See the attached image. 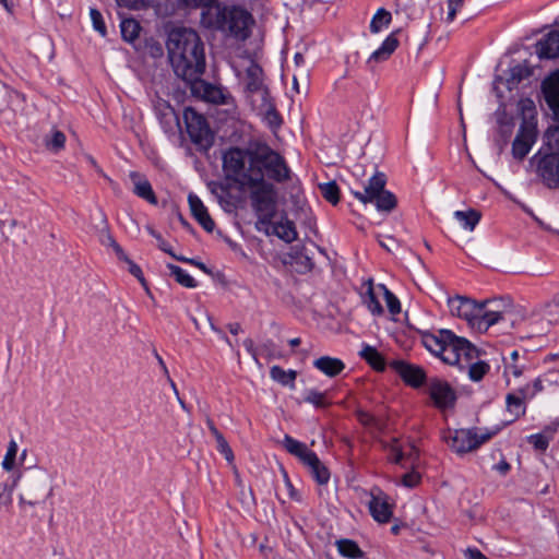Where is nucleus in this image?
I'll return each instance as SVG.
<instances>
[{
	"instance_id": "nucleus-1",
	"label": "nucleus",
	"mask_w": 559,
	"mask_h": 559,
	"mask_svg": "<svg viewBox=\"0 0 559 559\" xmlns=\"http://www.w3.org/2000/svg\"><path fill=\"white\" fill-rule=\"evenodd\" d=\"M167 50L175 74L186 83H193L205 71L204 45L192 28L178 27L168 35Z\"/></svg>"
},
{
	"instance_id": "nucleus-2",
	"label": "nucleus",
	"mask_w": 559,
	"mask_h": 559,
	"mask_svg": "<svg viewBox=\"0 0 559 559\" xmlns=\"http://www.w3.org/2000/svg\"><path fill=\"white\" fill-rule=\"evenodd\" d=\"M188 5L202 8L200 22L207 29L221 31L239 40L249 35L251 14L239 7L222 5L216 0H183Z\"/></svg>"
},
{
	"instance_id": "nucleus-3",
	"label": "nucleus",
	"mask_w": 559,
	"mask_h": 559,
	"mask_svg": "<svg viewBox=\"0 0 559 559\" xmlns=\"http://www.w3.org/2000/svg\"><path fill=\"white\" fill-rule=\"evenodd\" d=\"M423 345L433 355L451 366L464 369L478 356L477 348L466 338L456 336L450 330H439L437 334L424 332Z\"/></svg>"
},
{
	"instance_id": "nucleus-4",
	"label": "nucleus",
	"mask_w": 559,
	"mask_h": 559,
	"mask_svg": "<svg viewBox=\"0 0 559 559\" xmlns=\"http://www.w3.org/2000/svg\"><path fill=\"white\" fill-rule=\"evenodd\" d=\"M19 506L23 511L44 509L53 497L51 476L44 467L28 468L19 477Z\"/></svg>"
},
{
	"instance_id": "nucleus-5",
	"label": "nucleus",
	"mask_w": 559,
	"mask_h": 559,
	"mask_svg": "<svg viewBox=\"0 0 559 559\" xmlns=\"http://www.w3.org/2000/svg\"><path fill=\"white\" fill-rule=\"evenodd\" d=\"M275 181L285 182L290 179V169L284 157L265 143H257L249 147V180H257L259 177Z\"/></svg>"
},
{
	"instance_id": "nucleus-6",
	"label": "nucleus",
	"mask_w": 559,
	"mask_h": 559,
	"mask_svg": "<svg viewBox=\"0 0 559 559\" xmlns=\"http://www.w3.org/2000/svg\"><path fill=\"white\" fill-rule=\"evenodd\" d=\"M250 201L261 224H272L277 212V191L273 183L262 179L249 180Z\"/></svg>"
},
{
	"instance_id": "nucleus-7",
	"label": "nucleus",
	"mask_w": 559,
	"mask_h": 559,
	"mask_svg": "<svg viewBox=\"0 0 559 559\" xmlns=\"http://www.w3.org/2000/svg\"><path fill=\"white\" fill-rule=\"evenodd\" d=\"M386 177L383 173H376L368 181L362 192L355 191L354 195L361 203H374L382 212H391L396 207V197L384 189Z\"/></svg>"
},
{
	"instance_id": "nucleus-8",
	"label": "nucleus",
	"mask_w": 559,
	"mask_h": 559,
	"mask_svg": "<svg viewBox=\"0 0 559 559\" xmlns=\"http://www.w3.org/2000/svg\"><path fill=\"white\" fill-rule=\"evenodd\" d=\"M498 431L499 428L486 430L485 432H478L477 428L456 429L449 431L448 435L444 436V440L452 451L457 454H465L478 449L483 443L497 435Z\"/></svg>"
},
{
	"instance_id": "nucleus-9",
	"label": "nucleus",
	"mask_w": 559,
	"mask_h": 559,
	"mask_svg": "<svg viewBox=\"0 0 559 559\" xmlns=\"http://www.w3.org/2000/svg\"><path fill=\"white\" fill-rule=\"evenodd\" d=\"M223 169L228 179L248 185L249 148L230 147L223 155Z\"/></svg>"
},
{
	"instance_id": "nucleus-10",
	"label": "nucleus",
	"mask_w": 559,
	"mask_h": 559,
	"mask_svg": "<svg viewBox=\"0 0 559 559\" xmlns=\"http://www.w3.org/2000/svg\"><path fill=\"white\" fill-rule=\"evenodd\" d=\"M183 120L192 143L203 150H207L213 145L214 136L204 116L193 108H186Z\"/></svg>"
},
{
	"instance_id": "nucleus-11",
	"label": "nucleus",
	"mask_w": 559,
	"mask_h": 559,
	"mask_svg": "<svg viewBox=\"0 0 559 559\" xmlns=\"http://www.w3.org/2000/svg\"><path fill=\"white\" fill-rule=\"evenodd\" d=\"M245 93L252 107L271 97L270 91L264 83V72L254 61H251L246 69Z\"/></svg>"
},
{
	"instance_id": "nucleus-12",
	"label": "nucleus",
	"mask_w": 559,
	"mask_h": 559,
	"mask_svg": "<svg viewBox=\"0 0 559 559\" xmlns=\"http://www.w3.org/2000/svg\"><path fill=\"white\" fill-rule=\"evenodd\" d=\"M536 174L549 189L559 188V153L535 155Z\"/></svg>"
},
{
	"instance_id": "nucleus-13",
	"label": "nucleus",
	"mask_w": 559,
	"mask_h": 559,
	"mask_svg": "<svg viewBox=\"0 0 559 559\" xmlns=\"http://www.w3.org/2000/svg\"><path fill=\"white\" fill-rule=\"evenodd\" d=\"M427 392L435 407L440 411L453 408L456 403V392L445 380L430 378L427 383Z\"/></svg>"
},
{
	"instance_id": "nucleus-14",
	"label": "nucleus",
	"mask_w": 559,
	"mask_h": 559,
	"mask_svg": "<svg viewBox=\"0 0 559 559\" xmlns=\"http://www.w3.org/2000/svg\"><path fill=\"white\" fill-rule=\"evenodd\" d=\"M188 84L191 85V90L193 92L200 94L206 102L216 105H230L234 103L231 94L223 86L207 83L201 80V78L198 79V81Z\"/></svg>"
},
{
	"instance_id": "nucleus-15",
	"label": "nucleus",
	"mask_w": 559,
	"mask_h": 559,
	"mask_svg": "<svg viewBox=\"0 0 559 559\" xmlns=\"http://www.w3.org/2000/svg\"><path fill=\"white\" fill-rule=\"evenodd\" d=\"M389 366L412 388H420L426 381V372L419 366L408 364L404 360H392Z\"/></svg>"
},
{
	"instance_id": "nucleus-16",
	"label": "nucleus",
	"mask_w": 559,
	"mask_h": 559,
	"mask_svg": "<svg viewBox=\"0 0 559 559\" xmlns=\"http://www.w3.org/2000/svg\"><path fill=\"white\" fill-rule=\"evenodd\" d=\"M448 305L453 316L464 319L474 329L476 316L479 313V302L467 297L455 296L449 298Z\"/></svg>"
},
{
	"instance_id": "nucleus-17",
	"label": "nucleus",
	"mask_w": 559,
	"mask_h": 559,
	"mask_svg": "<svg viewBox=\"0 0 559 559\" xmlns=\"http://www.w3.org/2000/svg\"><path fill=\"white\" fill-rule=\"evenodd\" d=\"M371 499L368 503L372 518L379 523H388L393 515V507L389 503V497L379 488L370 492Z\"/></svg>"
},
{
	"instance_id": "nucleus-18",
	"label": "nucleus",
	"mask_w": 559,
	"mask_h": 559,
	"mask_svg": "<svg viewBox=\"0 0 559 559\" xmlns=\"http://www.w3.org/2000/svg\"><path fill=\"white\" fill-rule=\"evenodd\" d=\"M536 130L535 127L524 121L512 143V155L514 158L523 159L530 152L533 143L535 142Z\"/></svg>"
},
{
	"instance_id": "nucleus-19",
	"label": "nucleus",
	"mask_w": 559,
	"mask_h": 559,
	"mask_svg": "<svg viewBox=\"0 0 559 559\" xmlns=\"http://www.w3.org/2000/svg\"><path fill=\"white\" fill-rule=\"evenodd\" d=\"M542 88L548 107L555 119L559 121V70L543 81ZM556 142L559 147V129H557Z\"/></svg>"
},
{
	"instance_id": "nucleus-20",
	"label": "nucleus",
	"mask_w": 559,
	"mask_h": 559,
	"mask_svg": "<svg viewBox=\"0 0 559 559\" xmlns=\"http://www.w3.org/2000/svg\"><path fill=\"white\" fill-rule=\"evenodd\" d=\"M479 313L476 316L474 330L486 332L491 325L503 319V313L492 307V302L485 300L479 302Z\"/></svg>"
},
{
	"instance_id": "nucleus-21",
	"label": "nucleus",
	"mask_w": 559,
	"mask_h": 559,
	"mask_svg": "<svg viewBox=\"0 0 559 559\" xmlns=\"http://www.w3.org/2000/svg\"><path fill=\"white\" fill-rule=\"evenodd\" d=\"M188 203L191 211L192 216L197 219V222L207 231H213L215 227V223L210 216L207 209L204 206L201 199L190 193L188 195Z\"/></svg>"
},
{
	"instance_id": "nucleus-22",
	"label": "nucleus",
	"mask_w": 559,
	"mask_h": 559,
	"mask_svg": "<svg viewBox=\"0 0 559 559\" xmlns=\"http://www.w3.org/2000/svg\"><path fill=\"white\" fill-rule=\"evenodd\" d=\"M536 52L540 59L559 57V29L549 32L536 44Z\"/></svg>"
},
{
	"instance_id": "nucleus-23",
	"label": "nucleus",
	"mask_w": 559,
	"mask_h": 559,
	"mask_svg": "<svg viewBox=\"0 0 559 559\" xmlns=\"http://www.w3.org/2000/svg\"><path fill=\"white\" fill-rule=\"evenodd\" d=\"M131 181L133 182V193L139 198L147 201L151 204H157V198L153 191L150 181L138 171H131L129 174Z\"/></svg>"
},
{
	"instance_id": "nucleus-24",
	"label": "nucleus",
	"mask_w": 559,
	"mask_h": 559,
	"mask_svg": "<svg viewBox=\"0 0 559 559\" xmlns=\"http://www.w3.org/2000/svg\"><path fill=\"white\" fill-rule=\"evenodd\" d=\"M313 366L330 378L338 376L345 369V364L341 359L330 356L316 359Z\"/></svg>"
},
{
	"instance_id": "nucleus-25",
	"label": "nucleus",
	"mask_w": 559,
	"mask_h": 559,
	"mask_svg": "<svg viewBox=\"0 0 559 559\" xmlns=\"http://www.w3.org/2000/svg\"><path fill=\"white\" fill-rule=\"evenodd\" d=\"M310 471L313 478L320 485H325L330 479L329 468L320 461L318 455L313 452L308 454V459L304 463Z\"/></svg>"
},
{
	"instance_id": "nucleus-26",
	"label": "nucleus",
	"mask_w": 559,
	"mask_h": 559,
	"mask_svg": "<svg viewBox=\"0 0 559 559\" xmlns=\"http://www.w3.org/2000/svg\"><path fill=\"white\" fill-rule=\"evenodd\" d=\"M307 247L296 248L290 254L292 261L298 273L311 272L314 267V261Z\"/></svg>"
},
{
	"instance_id": "nucleus-27",
	"label": "nucleus",
	"mask_w": 559,
	"mask_h": 559,
	"mask_svg": "<svg viewBox=\"0 0 559 559\" xmlns=\"http://www.w3.org/2000/svg\"><path fill=\"white\" fill-rule=\"evenodd\" d=\"M399 46L396 33H391L382 43V45L374 50L369 57L370 61L381 62L390 58Z\"/></svg>"
},
{
	"instance_id": "nucleus-28",
	"label": "nucleus",
	"mask_w": 559,
	"mask_h": 559,
	"mask_svg": "<svg viewBox=\"0 0 559 559\" xmlns=\"http://www.w3.org/2000/svg\"><path fill=\"white\" fill-rule=\"evenodd\" d=\"M253 108L264 116L271 128H278L282 124L281 115L276 110L272 97L253 106Z\"/></svg>"
},
{
	"instance_id": "nucleus-29",
	"label": "nucleus",
	"mask_w": 559,
	"mask_h": 559,
	"mask_svg": "<svg viewBox=\"0 0 559 559\" xmlns=\"http://www.w3.org/2000/svg\"><path fill=\"white\" fill-rule=\"evenodd\" d=\"M360 357L376 371H383L385 369L384 357L373 346L365 345L360 350Z\"/></svg>"
},
{
	"instance_id": "nucleus-30",
	"label": "nucleus",
	"mask_w": 559,
	"mask_h": 559,
	"mask_svg": "<svg viewBox=\"0 0 559 559\" xmlns=\"http://www.w3.org/2000/svg\"><path fill=\"white\" fill-rule=\"evenodd\" d=\"M273 231L280 239L287 243L296 240L298 235L294 222L289 221L287 217L274 223Z\"/></svg>"
},
{
	"instance_id": "nucleus-31",
	"label": "nucleus",
	"mask_w": 559,
	"mask_h": 559,
	"mask_svg": "<svg viewBox=\"0 0 559 559\" xmlns=\"http://www.w3.org/2000/svg\"><path fill=\"white\" fill-rule=\"evenodd\" d=\"M283 445L288 453L298 457L302 463H305V461L308 459V454L313 453V451L309 450L305 443L292 438L288 435H285Z\"/></svg>"
},
{
	"instance_id": "nucleus-32",
	"label": "nucleus",
	"mask_w": 559,
	"mask_h": 559,
	"mask_svg": "<svg viewBox=\"0 0 559 559\" xmlns=\"http://www.w3.org/2000/svg\"><path fill=\"white\" fill-rule=\"evenodd\" d=\"M340 555L348 559H361L365 552L360 549L358 544L348 538H342L335 543Z\"/></svg>"
},
{
	"instance_id": "nucleus-33",
	"label": "nucleus",
	"mask_w": 559,
	"mask_h": 559,
	"mask_svg": "<svg viewBox=\"0 0 559 559\" xmlns=\"http://www.w3.org/2000/svg\"><path fill=\"white\" fill-rule=\"evenodd\" d=\"M533 74V69L525 61L523 63H519L510 69V78L507 80V85L509 90H512L522 80L530 78Z\"/></svg>"
},
{
	"instance_id": "nucleus-34",
	"label": "nucleus",
	"mask_w": 559,
	"mask_h": 559,
	"mask_svg": "<svg viewBox=\"0 0 559 559\" xmlns=\"http://www.w3.org/2000/svg\"><path fill=\"white\" fill-rule=\"evenodd\" d=\"M211 186L212 192L216 195L223 209L228 212L234 211L236 204L228 187L223 183H212Z\"/></svg>"
},
{
	"instance_id": "nucleus-35",
	"label": "nucleus",
	"mask_w": 559,
	"mask_h": 559,
	"mask_svg": "<svg viewBox=\"0 0 559 559\" xmlns=\"http://www.w3.org/2000/svg\"><path fill=\"white\" fill-rule=\"evenodd\" d=\"M270 377L272 380L276 381L277 383L289 386L290 389L295 388V380L297 378V371L295 370H284L280 366H273L270 370Z\"/></svg>"
},
{
	"instance_id": "nucleus-36",
	"label": "nucleus",
	"mask_w": 559,
	"mask_h": 559,
	"mask_svg": "<svg viewBox=\"0 0 559 559\" xmlns=\"http://www.w3.org/2000/svg\"><path fill=\"white\" fill-rule=\"evenodd\" d=\"M506 408L510 415L513 416L511 421L520 418L526 412L524 400L516 395L514 392L508 393L506 396Z\"/></svg>"
},
{
	"instance_id": "nucleus-37",
	"label": "nucleus",
	"mask_w": 559,
	"mask_h": 559,
	"mask_svg": "<svg viewBox=\"0 0 559 559\" xmlns=\"http://www.w3.org/2000/svg\"><path fill=\"white\" fill-rule=\"evenodd\" d=\"M364 304L368 308V310L374 316H381L383 313V308L377 297L376 288L373 287L372 280L368 281V287L366 293L362 296Z\"/></svg>"
},
{
	"instance_id": "nucleus-38",
	"label": "nucleus",
	"mask_w": 559,
	"mask_h": 559,
	"mask_svg": "<svg viewBox=\"0 0 559 559\" xmlns=\"http://www.w3.org/2000/svg\"><path fill=\"white\" fill-rule=\"evenodd\" d=\"M454 217L456 221L462 225L464 229L467 230H474L476 225L480 221V213L476 210H468V211H455Z\"/></svg>"
},
{
	"instance_id": "nucleus-39",
	"label": "nucleus",
	"mask_w": 559,
	"mask_h": 559,
	"mask_svg": "<svg viewBox=\"0 0 559 559\" xmlns=\"http://www.w3.org/2000/svg\"><path fill=\"white\" fill-rule=\"evenodd\" d=\"M120 29L122 38L128 43H133L139 37L141 26L134 19H123Z\"/></svg>"
},
{
	"instance_id": "nucleus-40",
	"label": "nucleus",
	"mask_w": 559,
	"mask_h": 559,
	"mask_svg": "<svg viewBox=\"0 0 559 559\" xmlns=\"http://www.w3.org/2000/svg\"><path fill=\"white\" fill-rule=\"evenodd\" d=\"M304 401L312 404L317 408H326L331 405V402L328 400V393L314 389L305 392Z\"/></svg>"
},
{
	"instance_id": "nucleus-41",
	"label": "nucleus",
	"mask_w": 559,
	"mask_h": 559,
	"mask_svg": "<svg viewBox=\"0 0 559 559\" xmlns=\"http://www.w3.org/2000/svg\"><path fill=\"white\" fill-rule=\"evenodd\" d=\"M391 21L392 15L388 10L383 8L378 9V11L371 19L370 32L374 34L379 33L382 29V27L388 26L391 23Z\"/></svg>"
},
{
	"instance_id": "nucleus-42",
	"label": "nucleus",
	"mask_w": 559,
	"mask_h": 559,
	"mask_svg": "<svg viewBox=\"0 0 559 559\" xmlns=\"http://www.w3.org/2000/svg\"><path fill=\"white\" fill-rule=\"evenodd\" d=\"M167 267L169 269L171 275L175 276V280L180 285L187 288L197 287L195 280L191 275H189L183 269L175 264H168Z\"/></svg>"
},
{
	"instance_id": "nucleus-43",
	"label": "nucleus",
	"mask_w": 559,
	"mask_h": 559,
	"mask_svg": "<svg viewBox=\"0 0 559 559\" xmlns=\"http://www.w3.org/2000/svg\"><path fill=\"white\" fill-rule=\"evenodd\" d=\"M377 289L383 294L389 312L392 316L399 314L401 312V302L397 297L383 284L378 285Z\"/></svg>"
},
{
	"instance_id": "nucleus-44",
	"label": "nucleus",
	"mask_w": 559,
	"mask_h": 559,
	"mask_svg": "<svg viewBox=\"0 0 559 559\" xmlns=\"http://www.w3.org/2000/svg\"><path fill=\"white\" fill-rule=\"evenodd\" d=\"M322 197L333 205L340 201V188L335 181H329L319 185Z\"/></svg>"
},
{
	"instance_id": "nucleus-45",
	"label": "nucleus",
	"mask_w": 559,
	"mask_h": 559,
	"mask_svg": "<svg viewBox=\"0 0 559 559\" xmlns=\"http://www.w3.org/2000/svg\"><path fill=\"white\" fill-rule=\"evenodd\" d=\"M519 359V352L512 350L510 354V360L503 358L504 361V376H507L508 372H511L515 378H519L523 374L524 371V365L518 364Z\"/></svg>"
},
{
	"instance_id": "nucleus-46",
	"label": "nucleus",
	"mask_w": 559,
	"mask_h": 559,
	"mask_svg": "<svg viewBox=\"0 0 559 559\" xmlns=\"http://www.w3.org/2000/svg\"><path fill=\"white\" fill-rule=\"evenodd\" d=\"M66 135L62 131L53 129L51 135L45 139V145L52 152H58L64 147Z\"/></svg>"
},
{
	"instance_id": "nucleus-47",
	"label": "nucleus",
	"mask_w": 559,
	"mask_h": 559,
	"mask_svg": "<svg viewBox=\"0 0 559 559\" xmlns=\"http://www.w3.org/2000/svg\"><path fill=\"white\" fill-rule=\"evenodd\" d=\"M21 97L22 95L19 92L0 82V112L8 108L14 98L19 99Z\"/></svg>"
},
{
	"instance_id": "nucleus-48",
	"label": "nucleus",
	"mask_w": 559,
	"mask_h": 559,
	"mask_svg": "<svg viewBox=\"0 0 559 559\" xmlns=\"http://www.w3.org/2000/svg\"><path fill=\"white\" fill-rule=\"evenodd\" d=\"M465 368H468V376L473 381H480L489 370V366L485 361H471Z\"/></svg>"
},
{
	"instance_id": "nucleus-49",
	"label": "nucleus",
	"mask_w": 559,
	"mask_h": 559,
	"mask_svg": "<svg viewBox=\"0 0 559 559\" xmlns=\"http://www.w3.org/2000/svg\"><path fill=\"white\" fill-rule=\"evenodd\" d=\"M356 416L359 423L365 427L376 428L378 430L383 429V423L379 418H376L374 416L365 411L358 409L356 412Z\"/></svg>"
},
{
	"instance_id": "nucleus-50",
	"label": "nucleus",
	"mask_w": 559,
	"mask_h": 559,
	"mask_svg": "<svg viewBox=\"0 0 559 559\" xmlns=\"http://www.w3.org/2000/svg\"><path fill=\"white\" fill-rule=\"evenodd\" d=\"M16 453H17V444L14 440H11L8 445V449H7V453L2 461L3 469H5L8 472L13 469L14 464H15Z\"/></svg>"
},
{
	"instance_id": "nucleus-51",
	"label": "nucleus",
	"mask_w": 559,
	"mask_h": 559,
	"mask_svg": "<svg viewBox=\"0 0 559 559\" xmlns=\"http://www.w3.org/2000/svg\"><path fill=\"white\" fill-rule=\"evenodd\" d=\"M90 16L94 29L97 31L102 36H106L107 29L102 13L97 9L91 8Z\"/></svg>"
},
{
	"instance_id": "nucleus-52",
	"label": "nucleus",
	"mask_w": 559,
	"mask_h": 559,
	"mask_svg": "<svg viewBox=\"0 0 559 559\" xmlns=\"http://www.w3.org/2000/svg\"><path fill=\"white\" fill-rule=\"evenodd\" d=\"M215 440H216L217 451L224 455V457L226 459V461L228 463H233V461H234V453H233V450L229 447L227 440L224 438V436L223 435L217 436L215 438Z\"/></svg>"
},
{
	"instance_id": "nucleus-53",
	"label": "nucleus",
	"mask_w": 559,
	"mask_h": 559,
	"mask_svg": "<svg viewBox=\"0 0 559 559\" xmlns=\"http://www.w3.org/2000/svg\"><path fill=\"white\" fill-rule=\"evenodd\" d=\"M528 442L533 444L536 450L545 452L549 447L550 438L544 433H536L528 437Z\"/></svg>"
},
{
	"instance_id": "nucleus-54",
	"label": "nucleus",
	"mask_w": 559,
	"mask_h": 559,
	"mask_svg": "<svg viewBox=\"0 0 559 559\" xmlns=\"http://www.w3.org/2000/svg\"><path fill=\"white\" fill-rule=\"evenodd\" d=\"M390 461L395 464H402L403 460L405 459L406 454L404 451L397 445L396 440H394V443L392 444L390 449Z\"/></svg>"
},
{
	"instance_id": "nucleus-55",
	"label": "nucleus",
	"mask_w": 559,
	"mask_h": 559,
	"mask_svg": "<svg viewBox=\"0 0 559 559\" xmlns=\"http://www.w3.org/2000/svg\"><path fill=\"white\" fill-rule=\"evenodd\" d=\"M464 0H449L448 1V16L447 22H452L455 19L456 12L463 7Z\"/></svg>"
},
{
	"instance_id": "nucleus-56",
	"label": "nucleus",
	"mask_w": 559,
	"mask_h": 559,
	"mask_svg": "<svg viewBox=\"0 0 559 559\" xmlns=\"http://www.w3.org/2000/svg\"><path fill=\"white\" fill-rule=\"evenodd\" d=\"M420 480V475L417 472H409L403 475L402 477V484L405 487L413 488L415 487Z\"/></svg>"
},
{
	"instance_id": "nucleus-57",
	"label": "nucleus",
	"mask_w": 559,
	"mask_h": 559,
	"mask_svg": "<svg viewBox=\"0 0 559 559\" xmlns=\"http://www.w3.org/2000/svg\"><path fill=\"white\" fill-rule=\"evenodd\" d=\"M175 260L192 264V265L199 267L200 270H202L204 273L211 274V270L203 262L198 261L195 259H190V258H186L183 255H178V257H175Z\"/></svg>"
},
{
	"instance_id": "nucleus-58",
	"label": "nucleus",
	"mask_w": 559,
	"mask_h": 559,
	"mask_svg": "<svg viewBox=\"0 0 559 559\" xmlns=\"http://www.w3.org/2000/svg\"><path fill=\"white\" fill-rule=\"evenodd\" d=\"M126 263H128V265H129L130 274H132L134 277H136L144 285L145 278L143 276V272H142L141 267L130 259H128V261H126Z\"/></svg>"
},
{
	"instance_id": "nucleus-59",
	"label": "nucleus",
	"mask_w": 559,
	"mask_h": 559,
	"mask_svg": "<svg viewBox=\"0 0 559 559\" xmlns=\"http://www.w3.org/2000/svg\"><path fill=\"white\" fill-rule=\"evenodd\" d=\"M110 247L112 248L117 258L120 261H123V262L128 261L129 257L126 254V252L123 251L121 246L114 238H110Z\"/></svg>"
},
{
	"instance_id": "nucleus-60",
	"label": "nucleus",
	"mask_w": 559,
	"mask_h": 559,
	"mask_svg": "<svg viewBox=\"0 0 559 559\" xmlns=\"http://www.w3.org/2000/svg\"><path fill=\"white\" fill-rule=\"evenodd\" d=\"M379 243L382 248H384L389 252L394 251L399 247L397 241L393 237H389V236L385 237L384 240H379Z\"/></svg>"
},
{
	"instance_id": "nucleus-61",
	"label": "nucleus",
	"mask_w": 559,
	"mask_h": 559,
	"mask_svg": "<svg viewBox=\"0 0 559 559\" xmlns=\"http://www.w3.org/2000/svg\"><path fill=\"white\" fill-rule=\"evenodd\" d=\"M514 393L516 395H519L521 399H523L524 401L527 400V399H533L534 397L531 384H526V385H524L522 388H519Z\"/></svg>"
},
{
	"instance_id": "nucleus-62",
	"label": "nucleus",
	"mask_w": 559,
	"mask_h": 559,
	"mask_svg": "<svg viewBox=\"0 0 559 559\" xmlns=\"http://www.w3.org/2000/svg\"><path fill=\"white\" fill-rule=\"evenodd\" d=\"M158 241V248L164 251L165 253L169 254L171 258L175 259V257H178L171 249L168 242H166L163 237L160 236V239H156Z\"/></svg>"
},
{
	"instance_id": "nucleus-63",
	"label": "nucleus",
	"mask_w": 559,
	"mask_h": 559,
	"mask_svg": "<svg viewBox=\"0 0 559 559\" xmlns=\"http://www.w3.org/2000/svg\"><path fill=\"white\" fill-rule=\"evenodd\" d=\"M299 76L305 81V84H307V81H308V75L306 74V72L304 70H300V72L298 74H296V73L294 74L293 87L298 93H299V82H298Z\"/></svg>"
},
{
	"instance_id": "nucleus-64",
	"label": "nucleus",
	"mask_w": 559,
	"mask_h": 559,
	"mask_svg": "<svg viewBox=\"0 0 559 559\" xmlns=\"http://www.w3.org/2000/svg\"><path fill=\"white\" fill-rule=\"evenodd\" d=\"M493 468L501 475H506L510 471L511 466L506 460H502L498 464H496Z\"/></svg>"
}]
</instances>
